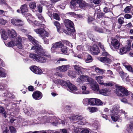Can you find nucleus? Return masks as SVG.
<instances>
[{
	"instance_id": "obj_1",
	"label": "nucleus",
	"mask_w": 133,
	"mask_h": 133,
	"mask_svg": "<svg viewBox=\"0 0 133 133\" xmlns=\"http://www.w3.org/2000/svg\"><path fill=\"white\" fill-rule=\"evenodd\" d=\"M27 37L28 39L35 45L32 46L31 50H33L34 51L41 56H48L43 50L42 47L39 45V42L33 37L30 35H28Z\"/></svg>"
},
{
	"instance_id": "obj_2",
	"label": "nucleus",
	"mask_w": 133,
	"mask_h": 133,
	"mask_svg": "<svg viewBox=\"0 0 133 133\" xmlns=\"http://www.w3.org/2000/svg\"><path fill=\"white\" fill-rule=\"evenodd\" d=\"M120 107L118 105H114L111 110V116L112 120L116 121L119 118L121 114H124L125 117L127 116V114L125 113L124 111L122 110H120Z\"/></svg>"
},
{
	"instance_id": "obj_3",
	"label": "nucleus",
	"mask_w": 133,
	"mask_h": 133,
	"mask_svg": "<svg viewBox=\"0 0 133 133\" xmlns=\"http://www.w3.org/2000/svg\"><path fill=\"white\" fill-rule=\"evenodd\" d=\"M70 120V122L72 121H76V122H74V124H78L85 125L88 123V121L86 117H83L81 115L74 116L73 117H69L67 118V120Z\"/></svg>"
},
{
	"instance_id": "obj_4",
	"label": "nucleus",
	"mask_w": 133,
	"mask_h": 133,
	"mask_svg": "<svg viewBox=\"0 0 133 133\" xmlns=\"http://www.w3.org/2000/svg\"><path fill=\"white\" fill-rule=\"evenodd\" d=\"M65 25L67 29V31H63L66 34L71 35L75 31L74 29V24L71 21L67 19L65 20Z\"/></svg>"
},
{
	"instance_id": "obj_5",
	"label": "nucleus",
	"mask_w": 133,
	"mask_h": 133,
	"mask_svg": "<svg viewBox=\"0 0 133 133\" xmlns=\"http://www.w3.org/2000/svg\"><path fill=\"white\" fill-rule=\"evenodd\" d=\"M16 42H15L12 41L9 42L7 44L6 46L9 47H12L16 45L19 49H21L22 47V39L21 37H18L16 38Z\"/></svg>"
},
{
	"instance_id": "obj_6",
	"label": "nucleus",
	"mask_w": 133,
	"mask_h": 133,
	"mask_svg": "<svg viewBox=\"0 0 133 133\" xmlns=\"http://www.w3.org/2000/svg\"><path fill=\"white\" fill-rule=\"evenodd\" d=\"M29 57L38 62L43 63H45L46 60V58L39 56L36 54H30L29 55Z\"/></svg>"
},
{
	"instance_id": "obj_7",
	"label": "nucleus",
	"mask_w": 133,
	"mask_h": 133,
	"mask_svg": "<svg viewBox=\"0 0 133 133\" xmlns=\"http://www.w3.org/2000/svg\"><path fill=\"white\" fill-rule=\"evenodd\" d=\"M116 88L117 90H118V92H117L116 93L118 96H122L121 94L119 93L120 92H122L126 96L130 95V92L128 91L124 87L122 86H117Z\"/></svg>"
},
{
	"instance_id": "obj_8",
	"label": "nucleus",
	"mask_w": 133,
	"mask_h": 133,
	"mask_svg": "<svg viewBox=\"0 0 133 133\" xmlns=\"http://www.w3.org/2000/svg\"><path fill=\"white\" fill-rule=\"evenodd\" d=\"M105 77L104 76H99L95 77V79L97 82L100 84L103 85L107 86H111L113 85L112 83L111 82L104 83V81L102 79Z\"/></svg>"
},
{
	"instance_id": "obj_9",
	"label": "nucleus",
	"mask_w": 133,
	"mask_h": 133,
	"mask_svg": "<svg viewBox=\"0 0 133 133\" xmlns=\"http://www.w3.org/2000/svg\"><path fill=\"white\" fill-rule=\"evenodd\" d=\"M34 31L37 34H39L40 36L42 38L48 37L49 36V34L43 29L40 28L38 29H35Z\"/></svg>"
},
{
	"instance_id": "obj_10",
	"label": "nucleus",
	"mask_w": 133,
	"mask_h": 133,
	"mask_svg": "<svg viewBox=\"0 0 133 133\" xmlns=\"http://www.w3.org/2000/svg\"><path fill=\"white\" fill-rule=\"evenodd\" d=\"M67 87L69 89L70 92H72L76 94H78L81 93L78 90L75 86L72 84L70 82L68 84Z\"/></svg>"
},
{
	"instance_id": "obj_11",
	"label": "nucleus",
	"mask_w": 133,
	"mask_h": 133,
	"mask_svg": "<svg viewBox=\"0 0 133 133\" xmlns=\"http://www.w3.org/2000/svg\"><path fill=\"white\" fill-rule=\"evenodd\" d=\"M63 46V45L61 41L56 42L52 44L51 49V51L52 53L55 52L56 50V49L60 48H61Z\"/></svg>"
},
{
	"instance_id": "obj_12",
	"label": "nucleus",
	"mask_w": 133,
	"mask_h": 133,
	"mask_svg": "<svg viewBox=\"0 0 133 133\" xmlns=\"http://www.w3.org/2000/svg\"><path fill=\"white\" fill-rule=\"evenodd\" d=\"M90 85L91 89L93 90L96 91H99V85L95 81L92 79Z\"/></svg>"
},
{
	"instance_id": "obj_13",
	"label": "nucleus",
	"mask_w": 133,
	"mask_h": 133,
	"mask_svg": "<svg viewBox=\"0 0 133 133\" xmlns=\"http://www.w3.org/2000/svg\"><path fill=\"white\" fill-rule=\"evenodd\" d=\"M74 69L76 71L78 74H82V73L86 71L87 69L83 68L79 65H73Z\"/></svg>"
},
{
	"instance_id": "obj_14",
	"label": "nucleus",
	"mask_w": 133,
	"mask_h": 133,
	"mask_svg": "<svg viewBox=\"0 0 133 133\" xmlns=\"http://www.w3.org/2000/svg\"><path fill=\"white\" fill-rule=\"evenodd\" d=\"M119 74L122 80L125 82L129 81V76L127 73L123 71H121L119 72Z\"/></svg>"
},
{
	"instance_id": "obj_15",
	"label": "nucleus",
	"mask_w": 133,
	"mask_h": 133,
	"mask_svg": "<svg viewBox=\"0 0 133 133\" xmlns=\"http://www.w3.org/2000/svg\"><path fill=\"white\" fill-rule=\"evenodd\" d=\"M90 51L92 54L94 55H97L99 52L98 47L95 44H94L92 46Z\"/></svg>"
},
{
	"instance_id": "obj_16",
	"label": "nucleus",
	"mask_w": 133,
	"mask_h": 133,
	"mask_svg": "<svg viewBox=\"0 0 133 133\" xmlns=\"http://www.w3.org/2000/svg\"><path fill=\"white\" fill-rule=\"evenodd\" d=\"M111 44L113 47L116 50L119 48L120 45L119 42L118 40L115 38L112 39Z\"/></svg>"
},
{
	"instance_id": "obj_17",
	"label": "nucleus",
	"mask_w": 133,
	"mask_h": 133,
	"mask_svg": "<svg viewBox=\"0 0 133 133\" xmlns=\"http://www.w3.org/2000/svg\"><path fill=\"white\" fill-rule=\"evenodd\" d=\"M11 23L14 25L20 26L23 25V21L20 19H12L11 20Z\"/></svg>"
},
{
	"instance_id": "obj_18",
	"label": "nucleus",
	"mask_w": 133,
	"mask_h": 133,
	"mask_svg": "<svg viewBox=\"0 0 133 133\" xmlns=\"http://www.w3.org/2000/svg\"><path fill=\"white\" fill-rule=\"evenodd\" d=\"M21 119L18 117H10V122L14 125L17 124L20 122Z\"/></svg>"
},
{
	"instance_id": "obj_19",
	"label": "nucleus",
	"mask_w": 133,
	"mask_h": 133,
	"mask_svg": "<svg viewBox=\"0 0 133 133\" xmlns=\"http://www.w3.org/2000/svg\"><path fill=\"white\" fill-rule=\"evenodd\" d=\"M69 67V65H64L58 67L56 68V70L60 72H65L68 70Z\"/></svg>"
},
{
	"instance_id": "obj_20",
	"label": "nucleus",
	"mask_w": 133,
	"mask_h": 133,
	"mask_svg": "<svg viewBox=\"0 0 133 133\" xmlns=\"http://www.w3.org/2000/svg\"><path fill=\"white\" fill-rule=\"evenodd\" d=\"M32 96L33 98L36 100L40 99L42 97V93L38 91L34 92Z\"/></svg>"
},
{
	"instance_id": "obj_21",
	"label": "nucleus",
	"mask_w": 133,
	"mask_h": 133,
	"mask_svg": "<svg viewBox=\"0 0 133 133\" xmlns=\"http://www.w3.org/2000/svg\"><path fill=\"white\" fill-rule=\"evenodd\" d=\"M97 59L101 62L106 63L110 64L111 61V59L107 57H98Z\"/></svg>"
},
{
	"instance_id": "obj_22",
	"label": "nucleus",
	"mask_w": 133,
	"mask_h": 133,
	"mask_svg": "<svg viewBox=\"0 0 133 133\" xmlns=\"http://www.w3.org/2000/svg\"><path fill=\"white\" fill-rule=\"evenodd\" d=\"M69 82V80L64 81L63 80L57 79L56 80V83L62 86H67Z\"/></svg>"
},
{
	"instance_id": "obj_23",
	"label": "nucleus",
	"mask_w": 133,
	"mask_h": 133,
	"mask_svg": "<svg viewBox=\"0 0 133 133\" xmlns=\"http://www.w3.org/2000/svg\"><path fill=\"white\" fill-rule=\"evenodd\" d=\"M8 108L11 109L15 108L14 109L17 112H18L19 111V109L18 106H16V104L14 103L11 102L7 106Z\"/></svg>"
},
{
	"instance_id": "obj_24",
	"label": "nucleus",
	"mask_w": 133,
	"mask_h": 133,
	"mask_svg": "<svg viewBox=\"0 0 133 133\" xmlns=\"http://www.w3.org/2000/svg\"><path fill=\"white\" fill-rule=\"evenodd\" d=\"M130 49V47L129 46L121 48L120 49V54L121 55L124 54L129 51Z\"/></svg>"
},
{
	"instance_id": "obj_25",
	"label": "nucleus",
	"mask_w": 133,
	"mask_h": 133,
	"mask_svg": "<svg viewBox=\"0 0 133 133\" xmlns=\"http://www.w3.org/2000/svg\"><path fill=\"white\" fill-rule=\"evenodd\" d=\"M95 67L94 70L96 72L98 75H103L104 74L105 71L104 70L101 69L98 67H95V66H93Z\"/></svg>"
},
{
	"instance_id": "obj_26",
	"label": "nucleus",
	"mask_w": 133,
	"mask_h": 133,
	"mask_svg": "<svg viewBox=\"0 0 133 133\" xmlns=\"http://www.w3.org/2000/svg\"><path fill=\"white\" fill-rule=\"evenodd\" d=\"M99 92L100 94L105 96L108 95L110 94V91L107 89H102Z\"/></svg>"
},
{
	"instance_id": "obj_27",
	"label": "nucleus",
	"mask_w": 133,
	"mask_h": 133,
	"mask_svg": "<svg viewBox=\"0 0 133 133\" xmlns=\"http://www.w3.org/2000/svg\"><path fill=\"white\" fill-rule=\"evenodd\" d=\"M8 32L9 37L11 38H14L17 36L15 31L13 29L8 30Z\"/></svg>"
},
{
	"instance_id": "obj_28",
	"label": "nucleus",
	"mask_w": 133,
	"mask_h": 133,
	"mask_svg": "<svg viewBox=\"0 0 133 133\" xmlns=\"http://www.w3.org/2000/svg\"><path fill=\"white\" fill-rule=\"evenodd\" d=\"M77 4V0H71L70 2V6L71 8L76 9Z\"/></svg>"
},
{
	"instance_id": "obj_29",
	"label": "nucleus",
	"mask_w": 133,
	"mask_h": 133,
	"mask_svg": "<svg viewBox=\"0 0 133 133\" xmlns=\"http://www.w3.org/2000/svg\"><path fill=\"white\" fill-rule=\"evenodd\" d=\"M77 3L80 8L84 7L87 5L86 3L83 0H77Z\"/></svg>"
},
{
	"instance_id": "obj_30",
	"label": "nucleus",
	"mask_w": 133,
	"mask_h": 133,
	"mask_svg": "<svg viewBox=\"0 0 133 133\" xmlns=\"http://www.w3.org/2000/svg\"><path fill=\"white\" fill-rule=\"evenodd\" d=\"M27 5L25 4L22 5V6L20 8L21 10V12L22 14L23 13L26 12L28 11L27 8Z\"/></svg>"
},
{
	"instance_id": "obj_31",
	"label": "nucleus",
	"mask_w": 133,
	"mask_h": 133,
	"mask_svg": "<svg viewBox=\"0 0 133 133\" xmlns=\"http://www.w3.org/2000/svg\"><path fill=\"white\" fill-rule=\"evenodd\" d=\"M6 76L5 70L3 68L0 67V77H5Z\"/></svg>"
},
{
	"instance_id": "obj_32",
	"label": "nucleus",
	"mask_w": 133,
	"mask_h": 133,
	"mask_svg": "<svg viewBox=\"0 0 133 133\" xmlns=\"http://www.w3.org/2000/svg\"><path fill=\"white\" fill-rule=\"evenodd\" d=\"M107 74L108 75L107 76V77L108 78H115L114 75H113V72L111 70H108Z\"/></svg>"
},
{
	"instance_id": "obj_33",
	"label": "nucleus",
	"mask_w": 133,
	"mask_h": 133,
	"mask_svg": "<svg viewBox=\"0 0 133 133\" xmlns=\"http://www.w3.org/2000/svg\"><path fill=\"white\" fill-rule=\"evenodd\" d=\"M127 130L128 131V133H133V122L129 124V127Z\"/></svg>"
},
{
	"instance_id": "obj_34",
	"label": "nucleus",
	"mask_w": 133,
	"mask_h": 133,
	"mask_svg": "<svg viewBox=\"0 0 133 133\" xmlns=\"http://www.w3.org/2000/svg\"><path fill=\"white\" fill-rule=\"evenodd\" d=\"M96 98H89V105H94L96 103Z\"/></svg>"
},
{
	"instance_id": "obj_35",
	"label": "nucleus",
	"mask_w": 133,
	"mask_h": 133,
	"mask_svg": "<svg viewBox=\"0 0 133 133\" xmlns=\"http://www.w3.org/2000/svg\"><path fill=\"white\" fill-rule=\"evenodd\" d=\"M82 78L83 79V82H90L92 80L91 78L87 76L82 75Z\"/></svg>"
},
{
	"instance_id": "obj_36",
	"label": "nucleus",
	"mask_w": 133,
	"mask_h": 133,
	"mask_svg": "<svg viewBox=\"0 0 133 133\" xmlns=\"http://www.w3.org/2000/svg\"><path fill=\"white\" fill-rule=\"evenodd\" d=\"M87 109L89 112L92 113L96 112L98 111L97 109L94 107H89L87 108Z\"/></svg>"
},
{
	"instance_id": "obj_37",
	"label": "nucleus",
	"mask_w": 133,
	"mask_h": 133,
	"mask_svg": "<svg viewBox=\"0 0 133 133\" xmlns=\"http://www.w3.org/2000/svg\"><path fill=\"white\" fill-rule=\"evenodd\" d=\"M0 112L2 113L4 117L6 118L7 117L6 113L5 112L4 109L2 107H0Z\"/></svg>"
},
{
	"instance_id": "obj_38",
	"label": "nucleus",
	"mask_w": 133,
	"mask_h": 133,
	"mask_svg": "<svg viewBox=\"0 0 133 133\" xmlns=\"http://www.w3.org/2000/svg\"><path fill=\"white\" fill-rule=\"evenodd\" d=\"M68 75L70 77L73 78L76 77V74L75 71H70L68 72Z\"/></svg>"
},
{
	"instance_id": "obj_39",
	"label": "nucleus",
	"mask_w": 133,
	"mask_h": 133,
	"mask_svg": "<svg viewBox=\"0 0 133 133\" xmlns=\"http://www.w3.org/2000/svg\"><path fill=\"white\" fill-rule=\"evenodd\" d=\"M1 36L2 38L4 40H6L8 38V36L6 35V33L5 30H2Z\"/></svg>"
},
{
	"instance_id": "obj_40",
	"label": "nucleus",
	"mask_w": 133,
	"mask_h": 133,
	"mask_svg": "<svg viewBox=\"0 0 133 133\" xmlns=\"http://www.w3.org/2000/svg\"><path fill=\"white\" fill-rule=\"evenodd\" d=\"M85 61L87 63L90 62L92 61V57L90 55H87V57L85 58Z\"/></svg>"
},
{
	"instance_id": "obj_41",
	"label": "nucleus",
	"mask_w": 133,
	"mask_h": 133,
	"mask_svg": "<svg viewBox=\"0 0 133 133\" xmlns=\"http://www.w3.org/2000/svg\"><path fill=\"white\" fill-rule=\"evenodd\" d=\"M29 7L31 9H34L36 7V3L35 2H30L29 4Z\"/></svg>"
},
{
	"instance_id": "obj_42",
	"label": "nucleus",
	"mask_w": 133,
	"mask_h": 133,
	"mask_svg": "<svg viewBox=\"0 0 133 133\" xmlns=\"http://www.w3.org/2000/svg\"><path fill=\"white\" fill-rule=\"evenodd\" d=\"M82 92L83 94H87L89 93V91L87 90L85 86L82 87Z\"/></svg>"
},
{
	"instance_id": "obj_43",
	"label": "nucleus",
	"mask_w": 133,
	"mask_h": 133,
	"mask_svg": "<svg viewBox=\"0 0 133 133\" xmlns=\"http://www.w3.org/2000/svg\"><path fill=\"white\" fill-rule=\"evenodd\" d=\"M79 35L81 39L84 41L86 40L85 36L83 33H80L79 34Z\"/></svg>"
},
{
	"instance_id": "obj_44",
	"label": "nucleus",
	"mask_w": 133,
	"mask_h": 133,
	"mask_svg": "<svg viewBox=\"0 0 133 133\" xmlns=\"http://www.w3.org/2000/svg\"><path fill=\"white\" fill-rule=\"evenodd\" d=\"M54 24L56 27L58 31L59 32L60 28L59 23L58 22L56 21L54 22Z\"/></svg>"
},
{
	"instance_id": "obj_45",
	"label": "nucleus",
	"mask_w": 133,
	"mask_h": 133,
	"mask_svg": "<svg viewBox=\"0 0 133 133\" xmlns=\"http://www.w3.org/2000/svg\"><path fill=\"white\" fill-rule=\"evenodd\" d=\"M102 51V55L103 56H105V57H107L108 56L110 58L109 56L110 55L105 50L104 51Z\"/></svg>"
},
{
	"instance_id": "obj_46",
	"label": "nucleus",
	"mask_w": 133,
	"mask_h": 133,
	"mask_svg": "<svg viewBox=\"0 0 133 133\" xmlns=\"http://www.w3.org/2000/svg\"><path fill=\"white\" fill-rule=\"evenodd\" d=\"M61 51L64 54H66L67 51V48L63 46L61 48Z\"/></svg>"
},
{
	"instance_id": "obj_47",
	"label": "nucleus",
	"mask_w": 133,
	"mask_h": 133,
	"mask_svg": "<svg viewBox=\"0 0 133 133\" xmlns=\"http://www.w3.org/2000/svg\"><path fill=\"white\" fill-rule=\"evenodd\" d=\"M96 103L95 105H102L103 103L102 101L99 99L96 98Z\"/></svg>"
},
{
	"instance_id": "obj_48",
	"label": "nucleus",
	"mask_w": 133,
	"mask_h": 133,
	"mask_svg": "<svg viewBox=\"0 0 133 133\" xmlns=\"http://www.w3.org/2000/svg\"><path fill=\"white\" fill-rule=\"evenodd\" d=\"M34 73L36 74H40L42 73V72L41 69L37 67V69L36 71H34Z\"/></svg>"
},
{
	"instance_id": "obj_49",
	"label": "nucleus",
	"mask_w": 133,
	"mask_h": 133,
	"mask_svg": "<svg viewBox=\"0 0 133 133\" xmlns=\"http://www.w3.org/2000/svg\"><path fill=\"white\" fill-rule=\"evenodd\" d=\"M77 49L79 51H82L83 50L84 48L83 45H81L77 46Z\"/></svg>"
},
{
	"instance_id": "obj_50",
	"label": "nucleus",
	"mask_w": 133,
	"mask_h": 133,
	"mask_svg": "<svg viewBox=\"0 0 133 133\" xmlns=\"http://www.w3.org/2000/svg\"><path fill=\"white\" fill-rule=\"evenodd\" d=\"M66 59L63 58H60L58 60H57V62L56 63L57 64H59L61 63L62 61H66Z\"/></svg>"
},
{
	"instance_id": "obj_51",
	"label": "nucleus",
	"mask_w": 133,
	"mask_h": 133,
	"mask_svg": "<svg viewBox=\"0 0 133 133\" xmlns=\"http://www.w3.org/2000/svg\"><path fill=\"white\" fill-rule=\"evenodd\" d=\"M89 99L86 98L84 99L83 100V103L85 105H89Z\"/></svg>"
},
{
	"instance_id": "obj_52",
	"label": "nucleus",
	"mask_w": 133,
	"mask_h": 133,
	"mask_svg": "<svg viewBox=\"0 0 133 133\" xmlns=\"http://www.w3.org/2000/svg\"><path fill=\"white\" fill-rule=\"evenodd\" d=\"M9 128L11 132L12 133H16V130L13 127L10 126Z\"/></svg>"
},
{
	"instance_id": "obj_53",
	"label": "nucleus",
	"mask_w": 133,
	"mask_h": 133,
	"mask_svg": "<svg viewBox=\"0 0 133 133\" xmlns=\"http://www.w3.org/2000/svg\"><path fill=\"white\" fill-rule=\"evenodd\" d=\"M121 101L124 103H128V104H130V101H129V100L127 99L126 98H123L121 99Z\"/></svg>"
},
{
	"instance_id": "obj_54",
	"label": "nucleus",
	"mask_w": 133,
	"mask_h": 133,
	"mask_svg": "<svg viewBox=\"0 0 133 133\" xmlns=\"http://www.w3.org/2000/svg\"><path fill=\"white\" fill-rule=\"evenodd\" d=\"M131 8L130 6H127L124 9V11L125 12L128 13L131 10Z\"/></svg>"
},
{
	"instance_id": "obj_55",
	"label": "nucleus",
	"mask_w": 133,
	"mask_h": 133,
	"mask_svg": "<svg viewBox=\"0 0 133 133\" xmlns=\"http://www.w3.org/2000/svg\"><path fill=\"white\" fill-rule=\"evenodd\" d=\"M7 21L3 19L0 18V24L2 25H4L6 23Z\"/></svg>"
},
{
	"instance_id": "obj_56",
	"label": "nucleus",
	"mask_w": 133,
	"mask_h": 133,
	"mask_svg": "<svg viewBox=\"0 0 133 133\" xmlns=\"http://www.w3.org/2000/svg\"><path fill=\"white\" fill-rule=\"evenodd\" d=\"M83 79L82 78V76L78 77L76 79V81L80 83H82L83 82Z\"/></svg>"
},
{
	"instance_id": "obj_57",
	"label": "nucleus",
	"mask_w": 133,
	"mask_h": 133,
	"mask_svg": "<svg viewBox=\"0 0 133 133\" xmlns=\"http://www.w3.org/2000/svg\"><path fill=\"white\" fill-rule=\"evenodd\" d=\"M95 29L96 31L102 33L103 32V30L101 28L98 27L96 26L95 28Z\"/></svg>"
},
{
	"instance_id": "obj_58",
	"label": "nucleus",
	"mask_w": 133,
	"mask_h": 133,
	"mask_svg": "<svg viewBox=\"0 0 133 133\" xmlns=\"http://www.w3.org/2000/svg\"><path fill=\"white\" fill-rule=\"evenodd\" d=\"M80 133H89V131L87 129H83L81 131Z\"/></svg>"
},
{
	"instance_id": "obj_59",
	"label": "nucleus",
	"mask_w": 133,
	"mask_h": 133,
	"mask_svg": "<svg viewBox=\"0 0 133 133\" xmlns=\"http://www.w3.org/2000/svg\"><path fill=\"white\" fill-rule=\"evenodd\" d=\"M54 18L57 20H58L59 19V15L56 13H55L53 14Z\"/></svg>"
},
{
	"instance_id": "obj_60",
	"label": "nucleus",
	"mask_w": 133,
	"mask_h": 133,
	"mask_svg": "<svg viewBox=\"0 0 133 133\" xmlns=\"http://www.w3.org/2000/svg\"><path fill=\"white\" fill-rule=\"evenodd\" d=\"M124 18L123 17H120L118 19V22L120 24H123L124 23Z\"/></svg>"
},
{
	"instance_id": "obj_61",
	"label": "nucleus",
	"mask_w": 133,
	"mask_h": 133,
	"mask_svg": "<svg viewBox=\"0 0 133 133\" xmlns=\"http://www.w3.org/2000/svg\"><path fill=\"white\" fill-rule=\"evenodd\" d=\"M37 69V67L35 66H32L30 68L31 70L34 73V71H36V70Z\"/></svg>"
},
{
	"instance_id": "obj_62",
	"label": "nucleus",
	"mask_w": 133,
	"mask_h": 133,
	"mask_svg": "<svg viewBox=\"0 0 133 133\" xmlns=\"http://www.w3.org/2000/svg\"><path fill=\"white\" fill-rule=\"evenodd\" d=\"M126 68L127 69L130 71L131 72L133 73V69L132 67L130 65H128Z\"/></svg>"
},
{
	"instance_id": "obj_63",
	"label": "nucleus",
	"mask_w": 133,
	"mask_h": 133,
	"mask_svg": "<svg viewBox=\"0 0 133 133\" xmlns=\"http://www.w3.org/2000/svg\"><path fill=\"white\" fill-rule=\"evenodd\" d=\"M96 15H97V17L98 18H100L104 14L102 13H101L98 14H97L95 13V16Z\"/></svg>"
},
{
	"instance_id": "obj_64",
	"label": "nucleus",
	"mask_w": 133,
	"mask_h": 133,
	"mask_svg": "<svg viewBox=\"0 0 133 133\" xmlns=\"http://www.w3.org/2000/svg\"><path fill=\"white\" fill-rule=\"evenodd\" d=\"M2 130L3 133H8L9 131L6 127H5L3 128Z\"/></svg>"
}]
</instances>
